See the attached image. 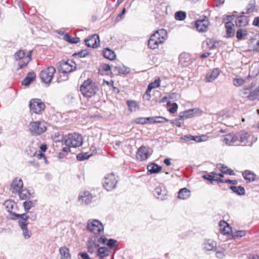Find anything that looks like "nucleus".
Returning a JSON list of instances; mask_svg holds the SVG:
<instances>
[{
	"label": "nucleus",
	"instance_id": "1",
	"mask_svg": "<svg viewBox=\"0 0 259 259\" xmlns=\"http://www.w3.org/2000/svg\"><path fill=\"white\" fill-rule=\"evenodd\" d=\"M167 38V33L165 29L157 30L151 35L148 40V47L153 50L157 49L159 45L162 44Z\"/></svg>",
	"mask_w": 259,
	"mask_h": 259
},
{
	"label": "nucleus",
	"instance_id": "2",
	"mask_svg": "<svg viewBox=\"0 0 259 259\" xmlns=\"http://www.w3.org/2000/svg\"><path fill=\"white\" fill-rule=\"evenodd\" d=\"M80 91L83 96L90 98L94 96L98 91V85L90 79L84 81L81 85Z\"/></svg>",
	"mask_w": 259,
	"mask_h": 259
},
{
	"label": "nucleus",
	"instance_id": "3",
	"mask_svg": "<svg viewBox=\"0 0 259 259\" xmlns=\"http://www.w3.org/2000/svg\"><path fill=\"white\" fill-rule=\"evenodd\" d=\"M236 138L238 145H239L240 143H243L242 145L247 146H251L257 140L256 137L245 131H241L237 133Z\"/></svg>",
	"mask_w": 259,
	"mask_h": 259
},
{
	"label": "nucleus",
	"instance_id": "4",
	"mask_svg": "<svg viewBox=\"0 0 259 259\" xmlns=\"http://www.w3.org/2000/svg\"><path fill=\"white\" fill-rule=\"evenodd\" d=\"M65 145L73 148H76L82 145L83 138L81 135L77 133L69 134L63 138Z\"/></svg>",
	"mask_w": 259,
	"mask_h": 259
},
{
	"label": "nucleus",
	"instance_id": "5",
	"mask_svg": "<svg viewBox=\"0 0 259 259\" xmlns=\"http://www.w3.org/2000/svg\"><path fill=\"white\" fill-rule=\"evenodd\" d=\"M47 123L45 121H37L30 123L29 129L33 135H40L47 131Z\"/></svg>",
	"mask_w": 259,
	"mask_h": 259
},
{
	"label": "nucleus",
	"instance_id": "6",
	"mask_svg": "<svg viewBox=\"0 0 259 259\" xmlns=\"http://www.w3.org/2000/svg\"><path fill=\"white\" fill-rule=\"evenodd\" d=\"M87 229L96 235H100L104 233V226L102 223L97 220H89Z\"/></svg>",
	"mask_w": 259,
	"mask_h": 259
},
{
	"label": "nucleus",
	"instance_id": "7",
	"mask_svg": "<svg viewBox=\"0 0 259 259\" xmlns=\"http://www.w3.org/2000/svg\"><path fill=\"white\" fill-rule=\"evenodd\" d=\"M118 180L113 174L106 176L103 181V187L108 191L115 189L116 187Z\"/></svg>",
	"mask_w": 259,
	"mask_h": 259
},
{
	"label": "nucleus",
	"instance_id": "8",
	"mask_svg": "<svg viewBox=\"0 0 259 259\" xmlns=\"http://www.w3.org/2000/svg\"><path fill=\"white\" fill-rule=\"evenodd\" d=\"M29 106L30 112L35 114H40L46 107L45 104L38 99L30 100Z\"/></svg>",
	"mask_w": 259,
	"mask_h": 259
},
{
	"label": "nucleus",
	"instance_id": "9",
	"mask_svg": "<svg viewBox=\"0 0 259 259\" xmlns=\"http://www.w3.org/2000/svg\"><path fill=\"white\" fill-rule=\"evenodd\" d=\"M56 69L53 66H49L42 70L39 74L41 81L46 83H50L53 79Z\"/></svg>",
	"mask_w": 259,
	"mask_h": 259
},
{
	"label": "nucleus",
	"instance_id": "10",
	"mask_svg": "<svg viewBox=\"0 0 259 259\" xmlns=\"http://www.w3.org/2000/svg\"><path fill=\"white\" fill-rule=\"evenodd\" d=\"M26 213L23 214H17L16 213H11V219L12 220H24L23 222L28 223V220L29 219L32 221H34L36 219L37 215L35 212L26 211Z\"/></svg>",
	"mask_w": 259,
	"mask_h": 259
},
{
	"label": "nucleus",
	"instance_id": "11",
	"mask_svg": "<svg viewBox=\"0 0 259 259\" xmlns=\"http://www.w3.org/2000/svg\"><path fill=\"white\" fill-rule=\"evenodd\" d=\"M235 13L237 14V12H235L234 14L232 16H227L225 19L228 21L225 23L227 37H232L235 35V31L234 29V24L231 22V21L233 20V18L235 16Z\"/></svg>",
	"mask_w": 259,
	"mask_h": 259
},
{
	"label": "nucleus",
	"instance_id": "12",
	"mask_svg": "<svg viewBox=\"0 0 259 259\" xmlns=\"http://www.w3.org/2000/svg\"><path fill=\"white\" fill-rule=\"evenodd\" d=\"M208 25V19L205 16L200 17V18L197 20L195 22V27L197 30L199 32L206 31Z\"/></svg>",
	"mask_w": 259,
	"mask_h": 259
},
{
	"label": "nucleus",
	"instance_id": "13",
	"mask_svg": "<svg viewBox=\"0 0 259 259\" xmlns=\"http://www.w3.org/2000/svg\"><path fill=\"white\" fill-rule=\"evenodd\" d=\"M85 45L90 48H97L100 45L99 36L95 34L84 40Z\"/></svg>",
	"mask_w": 259,
	"mask_h": 259
},
{
	"label": "nucleus",
	"instance_id": "14",
	"mask_svg": "<svg viewBox=\"0 0 259 259\" xmlns=\"http://www.w3.org/2000/svg\"><path fill=\"white\" fill-rule=\"evenodd\" d=\"M87 246L89 253H96L99 248V244L97 242V237L89 238L87 242Z\"/></svg>",
	"mask_w": 259,
	"mask_h": 259
},
{
	"label": "nucleus",
	"instance_id": "15",
	"mask_svg": "<svg viewBox=\"0 0 259 259\" xmlns=\"http://www.w3.org/2000/svg\"><path fill=\"white\" fill-rule=\"evenodd\" d=\"M153 193L154 197L158 200H163L166 199L167 191L163 186L159 185L156 187Z\"/></svg>",
	"mask_w": 259,
	"mask_h": 259
},
{
	"label": "nucleus",
	"instance_id": "16",
	"mask_svg": "<svg viewBox=\"0 0 259 259\" xmlns=\"http://www.w3.org/2000/svg\"><path fill=\"white\" fill-rule=\"evenodd\" d=\"M200 114V111L198 109H189L181 112L179 115V119L180 120H185Z\"/></svg>",
	"mask_w": 259,
	"mask_h": 259
},
{
	"label": "nucleus",
	"instance_id": "17",
	"mask_svg": "<svg viewBox=\"0 0 259 259\" xmlns=\"http://www.w3.org/2000/svg\"><path fill=\"white\" fill-rule=\"evenodd\" d=\"M149 157L148 148L142 146L140 147L137 152L136 157L140 161H144L147 160Z\"/></svg>",
	"mask_w": 259,
	"mask_h": 259
},
{
	"label": "nucleus",
	"instance_id": "18",
	"mask_svg": "<svg viewBox=\"0 0 259 259\" xmlns=\"http://www.w3.org/2000/svg\"><path fill=\"white\" fill-rule=\"evenodd\" d=\"M235 17L236 18L235 24L237 27H242L248 25L249 19L247 16L244 15L237 16L235 14V16L233 18L234 19Z\"/></svg>",
	"mask_w": 259,
	"mask_h": 259
},
{
	"label": "nucleus",
	"instance_id": "19",
	"mask_svg": "<svg viewBox=\"0 0 259 259\" xmlns=\"http://www.w3.org/2000/svg\"><path fill=\"white\" fill-rule=\"evenodd\" d=\"M93 196L89 191H84L80 193L78 196V200L81 204H88L92 201Z\"/></svg>",
	"mask_w": 259,
	"mask_h": 259
},
{
	"label": "nucleus",
	"instance_id": "20",
	"mask_svg": "<svg viewBox=\"0 0 259 259\" xmlns=\"http://www.w3.org/2000/svg\"><path fill=\"white\" fill-rule=\"evenodd\" d=\"M12 192L13 193H16L23 187V183L21 178H15L12 181L11 185Z\"/></svg>",
	"mask_w": 259,
	"mask_h": 259
},
{
	"label": "nucleus",
	"instance_id": "21",
	"mask_svg": "<svg viewBox=\"0 0 259 259\" xmlns=\"http://www.w3.org/2000/svg\"><path fill=\"white\" fill-rule=\"evenodd\" d=\"M223 142L227 145L230 146H237V140L236 138V134H229L225 136L223 139Z\"/></svg>",
	"mask_w": 259,
	"mask_h": 259
},
{
	"label": "nucleus",
	"instance_id": "22",
	"mask_svg": "<svg viewBox=\"0 0 259 259\" xmlns=\"http://www.w3.org/2000/svg\"><path fill=\"white\" fill-rule=\"evenodd\" d=\"M24 220H19L18 221L19 226L22 230V234L25 239H28L31 236V232L29 231L27 229L28 223L23 222Z\"/></svg>",
	"mask_w": 259,
	"mask_h": 259
},
{
	"label": "nucleus",
	"instance_id": "23",
	"mask_svg": "<svg viewBox=\"0 0 259 259\" xmlns=\"http://www.w3.org/2000/svg\"><path fill=\"white\" fill-rule=\"evenodd\" d=\"M147 169L148 172L150 174H157L161 170L162 167L155 163L152 162L148 165Z\"/></svg>",
	"mask_w": 259,
	"mask_h": 259
},
{
	"label": "nucleus",
	"instance_id": "24",
	"mask_svg": "<svg viewBox=\"0 0 259 259\" xmlns=\"http://www.w3.org/2000/svg\"><path fill=\"white\" fill-rule=\"evenodd\" d=\"M36 75L34 72H29L22 82V84L24 86H28L35 78Z\"/></svg>",
	"mask_w": 259,
	"mask_h": 259
},
{
	"label": "nucleus",
	"instance_id": "25",
	"mask_svg": "<svg viewBox=\"0 0 259 259\" xmlns=\"http://www.w3.org/2000/svg\"><path fill=\"white\" fill-rule=\"evenodd\" d=\"M69 60L61 63L60 66V71L65 74L72 71V66L69 63Z\"/></svg>",
	"mask_w": 259,
	"mask_h": 259
},
{
	"label": "nucleus",
	"instance_id": "26",
	"mask_svg": "<svg viewBox=\"0 0 259 259\" xmlns=\"http://www.w3.org/2000/svg\"><path fill=\"white\" fill-rule=\"evenodd\" d=\"M32 51H30L25 56L24 60L22 61V63H19L18 67L17 69V70L23 69L24 67L26 66L28 64L31 60Z\"/></svg>",
	"mask_w": 259,
	"mask_h": 259
},
{
	"label": "nucleus",
	"instance_id": "27",
	"mask_svg": "<svg viewBox=\"0 0 259 259\" xmlns=\"http://www.w3.org/2000/svg\"><path fill=\"white\" fill-rule=\"evenodd\" d=\"M102 54L105 58L110 61L114 60L116 58V54L115 52L109 48L104 49L103 51Z\"/></svg>",
	"mask_w": 259,
	"mask_h": 259
},
{
	"label": "nucleus",
	"instance_id": "28",
	"mask_svg": "<svg viewBox=\"0 0 259 259\" xmlns=\"http://www.w3.org/2000/svg\"><path fill=\"white\" fill-rule=\"evenodd\" d=\"M191 191L186 188L181 189L179 192L178 197L181 199H187L190 197Z\"/></svg>",
	"mask_w": 259,
	"mask_h": 259
},
{
	"label": "nucleus",
	"instance_id": "29",
	"mask_svg": "<svg viewBox=\"0 0 259 259\" xmlns=\"http://www.w3.org/2000/svg\"><path fill=\"white\" fill-rule=\"evenodd\" d=\"M60 259H71V254L69 249L65 247H61L59 249Z\"/></svg>",
	"mask_w": 259,
	"mask_h": 259
},
{
	"label": "nucleus",
	"instance_id": "30",
	"mask_svg": "<svg viewBox=\"0 0 259 259\" xmlns=\"http://www.w3.org/2000/svg\"><path fill=\"white\" fill-rule=\"evenodd\" d=\"M250 44L254 51L259 52V34H255L250 39Z\"/></svg>",
	"mask_w": 259,
	"mask_h": 259
},
{
	"label": "nucleus",
	"instance_id": "31",
	"mask_svg": "<svg viewBox=\"0 0 259 259\" xmlns=\"http://www.w3.org/2000/svg\"><path fill=\"white\" fill-rule=\"evenodd\" d=\"M179 63L183 66L187 65L190 60V56L189 54L183 52L181 53L179 57Z\"/></svg>",
	"mask_w": 259,
	"mask_h": 259
},
{
	"label": "nucleus",
	"instance_id": "32",
	"mask_svg": "<svg viewBox=\"0 0 259 259\" xmlns=\"http://www.w3.org/2000/svg\"><path fill=\"white\" fill-rule=\"evenodd\" d=\"M109 249L106 247H99L97 251V255L101 259H103L104 257L109 255Z\"/></svg>",
	"mask_w": 259,
	"mask_h": 259
},
{
	"label": "nucleus",
	"instance_id": "33",
	"mask_svg": "<svg viewBox=\"0 0 259 259\" xmlns=\"http://www.w3.org/2000/svg\"><path fill=\"white\" fill-rule=\"evenodd\" d=\"M244 179L249 182L254 181L255 175L249 170H246L242 173Z\"/></svg>",
	"mask_w": 259,
	"mask_h": 259
},
{
	"label": "nucleus",
	"instance_id": "34",
	"mask_svg": "<svg viewBox=\"0 0 259 259\" xmlns=\"http://www.w3.org/2000/svg\"><path fill=\"white\" fill-rule=\"evenodd\" d=\"M220 230L224 234H229L231 230L229 225L225 221H221L219 223Z\"/></svg>",
	"mask_w": 259,
	"mask_h": 259
},
{
	"label": "nucleus",
	"instance_id": "35",
	"mask_svg": "<svg viewBox=\"0 0 259 259\" xmlns=\"http://www.w3.org/2000/svg\"><path fill=\"white\" fill-rule=\"evenodd\" d=\"M229 188L238 195H244L245 194V189L242 186H231Z\"/></svg>",
	"mask_w": 259,
	"mask_h": 259
},
{
	"label": "nucleus",
	"instance_id": "36",
	"mask_svg": "<svg viewBox=\"0 0 259 259\" xmlns=\"http://www.w3.org/2000/svg\"><path fill=\"white\" fill-rule=\"evenodd\" d=\"M16 193H18L19 195V197L20 199L25 200L27 199L30 198L31 194L26 189H21L17 192Z\"/></svg>",
	"mask_w": 259,
	"mask_h": 259
},
{
	"label": "nucleus",
	"instance_id": "37",
	"mask_svg": "<svg viewBox=\"0 0 259 259\" xmlns=\"http://www.w3.org/2000/svg\"><path fill=\"white\" fill-rule=\"evenodd\" d=\"M249 97L250 101L259 100V85L254 90H252L251 88Z\"/></svg>",
	"mask_w": 259,
	"mask_h": 259
},
{
	"label": "nucleus",
	"instance_id": "38",
	"mask_svg": "<svg viewBox=\"0 0 259 259\" xmlns=\"http://www.w3.org/2000/svg\"><path fill=\"white\" fill-rule=\"evenodd\" d=\"M37 203V200H26L23 202V206L25 211H28L32 207H34Z\"/></svg>",
	"mask_w": 259,
	"mask_h": 259
},
{
	"label": "nucleus",
	"instance_id": "39",
	"mask_svg": "<svg viewBox=\"0 0 259 259\" xmlns=\"http://www.w3.org/2000/svg\"><path fill=\"white\" fill-rule=\"evenodd\" d=\"M247 34L248 31L246 29L239 28L236 32V37L239 40L244 39Z\"/></svg>",
	"mask_w": 259,
	"mask_h": 259
},
{
	"label": "nucleus",
	"instance_id": "40",
	"mask_svg": "<svg viewBox=\"0 0 259 259\" xmlns=\"http://www.w3.org/2000/svg\"><path fill=\"white\" fill-rule=\"evenodd\" d=\"M115 68L118 73L121 74H127L131 71L130 68L126 67L123 65L117 66Z\"/></svg>",
	"mask_w": 259,
	"mask_h": 259
},
{
	"label": "nucleus",
	"instance_id": "41",
	"mask_svg": "<svg viewBox=\"0 0 259 259\" xmlns=\"http://www.w3.org/2000/svg\"><path fill=\"white\" fill-rule=\"evenodd\" d=\"M63 39L67 42L72 44H77L80 41V39L79 37H72L70 35L67 33L64 35Z\"/></svg>",
	"mask_w": 259,
	"mask_h": 259
},
{
	"label": "nucleus",
	"instance_id": "42",
	"mask_svg": "<svg viewBox=\"0 0 259 259\" xmlns=\"http://www.w3.org/2000/svg\"><path fill=\"white\" fill-rule=\"evenodd\" d=\"M213 181H217L219 183H229V184H233V185H237L238 183V182L237 180H231L230 179H227V180H224L220 178L215 179V177L211 176V182Z\"/></svg>",
	"mask_w": 259,
	"mask_h": 259
},
{
	"label": "nucleus",
	"instance_id": "43",
	"mask_svg": "<svg viewBox=\"0 0 259 259\" xmlns=\"http://www.w3.org/2000/svg\"><path fill=\"white\" fill-rule=\"evenodd\" d=\"M251 87H245L240 90V95L242 98H246L249 100L250 92H251Z\"/></svg>",
	"mask_w": 259,
	"mask_h": 259
},
{
	"label": "nucleus",
	"instance_id": "44",
	"mask_svg": "<svg viewBox=\"0 0 259 259\" xmlns=\"http://www.w3.org/2000/svg\"><path fill=\"white\" fill-rule=\"evenodd\" d=\"M187 14L185 12L179 11L175 13V18L177 20L183 21L186 18Z\"/></svg>",
	"mask_w": 259,
	"mask_h": 259
},
{
	"label": "nucleus",
	"instance_id": "45",
	"mask_svg": "<svg viewBox=\"0 0 259 259\" xmlns=\"http://www.w3.org/2000/svg\"><path fill=\"white\" fill-rule=\"evenodd\" d=\"M127 105L128 110L131 112L135 111L137 108H138V104L135 101L128 100L127 101Z\"/></svg>",
	"mask_w": 259,
	"mask_h": 259
},
{
	"label": "nucleus",
	"instance_id": "46",
	"mask_svg": "<svg viewBox=\"0 0 259 259\" xmlns=\"http://www.w3.org/2000/svg\"><path fill=\"white\" fill-rule=\"evenodd\" d=\"M160 80L159 78L155 79L153 82L150 83L147 87V92H151L153 89L160 86Z\"/></svg>",
	"mask_w": 259,
	"mask_h": 259
},
{
	"label": "nucleus",
	"instance_id": "47",
	"mask_svg": "<svg viewBox=\"0 0 259 259\" xmlns=\"http://www.w3.org/2000/svg\"><path fill=\"white\" fill-rule=\"evenodd\" d=\"M15 204L14 201L10 200L5 201L4 203V205L8 212H11L13 210L14 206L15 205Z\"/></svg>",
	"mask_w": 259,
	"mask_h": 259
},
{
	"label": "nucleus",
	"instance_id": "48",
	"mask_svg": "<svg viewBox=\"0 0 259 259\" xmlns=\"http://www.w3.org/2000/svg\"><path fill=\"white\" fill-rule=\"evenodd\" d=\"M202 249L204 252L209 254L210 251V243L209 239L204 240V242L202 244Z\"/></svg>",
	"mask_w": 259,
	"mask_h": 259
},
{
	"label": "nucleus",
	"instance_id": "49",
	"mask_svg": "<svg viewBox=\"0 0 259 259\" xmlns=\"http://www.w3.org/2000/svg\"><path fill=\"white\" fill-rule=\"evenodd\" d=\"M25 52L24 51L20 50L17 51L14 54V58L15 60L18 61L19 60L22 59L23 61L24 60L25 56Z\"/></svg>",
	"mask_w": 259,
	"mask_h": 259
},
{
	"label": "nucleus",
	"instance_id": "50",
	"mask_svg": "<svg viewBox=\"0 0 259 259\" xmlns=\"http://www.w3.org/2000/svg\"><path fill=\"white\" fill-rule=\"evenodd\" d=\"M93 155V154H89L87 152L80 153L77 155L76 158L78 161H83L88 159Z\"/></svg>",
	"mask_w": 259,
	"mask_h": 259
},
{
	"label": "nucleus",
	"instance_id": "51",
	"mask_svg": "<svg viewBox=\"0 0 259 259\" xmlns=\"http://www.w3.org/2000/svg\"><path fill=\"white\" fill-rule=\"evenodd\" d=\"M246 233L247 232L245 230L237 231L232 233V237L234 239L242 237L246 235Z\"/></svg>",
	"mask_w": 259,
	"mask_h": 259
},
{
	"label": "nucleus",
	"instance_id": "52",
	"mask_svg": "<svg viewBox=\"0 0 259 259\" xmlns=\"http://www.w3.org/2000/svg\"><path fill=\"white\" fill-rule=\"evenodd\" d=\"M89 54V52L87 50H82L78 53H75L73 54V56L79 58H83L86 57Z\"/></svg>",
	"mask_w": 259,
	"mask_h": 259
},
{
	"label": "nucleus",
	"instance_id": "53",
	"mask_svg": "<svg viewBox=\"0 0 259 259\" xmlns=\"http://www.w3.org/2000/svg\"><path fill=\"white\" fill-rule=\"evenodd\" d=\"M105 245L112 249L117 246V241L113 239H107V241Z\"/></svg>",
	"mask_w": 259,
	"mask_h": 259
},
{
	"label": "nucleus",
	"instance_id": "54",
	"mask_svg": "<svg viewBox=\"0 0 259 259\" xmlns=\"http://www.w3.org/2000/svg\"><path fill=\"white\" fill-rule=\"evenodd\" d=\"M233 82L234 85L239 87L245 83L246 81L244 79L235 78Z\"/></svg>",
	"mask_w": 259,
	"mask_h": 259
},
{
	"label": "nucleus",
	"instance_id": "55",
	"mask_svg": "<svg viewBox=\"0 0 259 259\" xmlns=\"http://www.w3.org/2000/svg\"><path fill=\"white\" fill-rule=\"evenodd\" d=\"M146 117H138L133 120V122L139 124H145L147 123Z\"/></svg>",
	"mask_w": 259,
	"mask_h": 259
},
{
	"label": "nucleus",
	"instance_id": "56",
	"mask_svg": "<svg viewBox=\"0 0 259 259\" xmlns=\"http://www.w3.org/2000/svg\"><path fill=\"white\" fill-rule=\"evenodd\" d=\"M170 107L168 109V111L171 113H175L177 112L178 106V104L174 102L170 105Z\"/></svg>",
	"mask_w": 259,
	"mask_h": 259
},
{
	"label": "nucleus",
	"instance_id": "57",
	"mask_svg": "<svg viewBox=\"0 0 259 259\" xmlns=\"http://www.w3.org/2000/svg\"><path fill=\"white\" fill-rule=\"evenodd\" d=\"M220 73V71L219 68H214L211 71V80L215 79L218 76Z\"/></svg>",
	"mask_w": 259,
	"mask_h": 259
},
{
	"label": "nucleus",
	"instance_id": "58",
	"mask_svg": "<svg viewBox=\"0 0 259 259\" xmlns=\"http://www.w3.org/2000/svg\"><path fill=\"white\" fill-rule=\"evenodd\" d=\"M97 237V243L105 245L106 243V242L107 241V238L105 237L104 236L102 235L100 236V237L98 238Z\"/></svg>",
	"mask_w": 259,
	"mask_h": 259
},
{
	"label": "nucleus",
	"instance_id": "59",
	"mask_svg": "<svg viewBox=\"0 0 259 259\" xmlns=\"http://www.w3.org/2000/svg\"><path fill=\"white\" fill-rule=\"evenodd\" d=\"M216 257L219 259H222L225 256L224 250H214Z\"/></svg>",
	"mask_w": 259,
	"mask_h": 259
},
{
	"label": "nucleus",
	"instance_id": "60",
	"mask_svg": "<svg viewBox=\"0 0 259 259\" xmlns=\"http://www.w3.org/2000/svg\"><path fill=\"white\" fill-rule=\"evenodd\" d=\"M212 118L213 120L221 122L223 119V115L219 114H214L212 115Z\"/></svg>",
	"mask_w": 259,
	"mask_h": 259
},
{
	"label": "nucleus",
	"instance_id": "61",
	"mask_svg": "<svg viewBox=\"0 0 259 259\" xmlns=\"http://www.w3.org/2000/svg\"><path fill=\"white\" fill-rule=\"evenodd\" d=\"M156 119L155 123H163L168 121V119L162 116H156Z\"/></svg>",
	"mask_w": 259,
	"mask_h": 259
},
{
	"label": "nucleus",
	"instance_id": "62",
	"mask_svg": "<svg viewBox=\"0 0 259 259\" xmlns=\"http://www.w3.org/2000/svg\"><path fill=\"white\" fill-rule=\"evenodd\" d=\"M169 98L174 100H177L180 98V95L177 93H172L169 95Z\"/></svg>",
	"mask_w": 259,
	"mask_h": 259
},
{
	"label": "nucleus",
	"instance_id": "63",
	"mask_svg": "<svg viewBox=\"0 0 259 259\" xmlns=\"http://www.w3.org/2000/svg\"><path fill=\"white\" fill-rule=\"evenodd\" d=\"M101 68L102 70L104 71H108L111 70V66L107 64H103L101 65Z\"/></svg>",
	"mask_w": 259,
	"mask_h": 259
},
{
	"label": "nucleus",
	"instance_id": "64",
	"mask_svg": "<svg viewBox=\"0 0 259 259\" xmlns=\"http://www.w3.org/2000/svg\"><path fill=\"white\" fill-rule=\"evenodd\" d=\"M79 256H80L81 259H91L88 254L86 252H80L78 254Z\"/></svg>",
	"mask_w": 259,
	"mask_h": 259
}]
</instances>
